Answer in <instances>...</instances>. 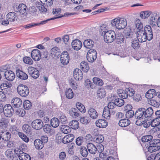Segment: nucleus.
<instances>
[{
	"instance_id": "1",
	"label": "nucleus",
	"mask_w": 160,
	"mask_h": 160,
	"mask_svg": "<svg viewBox=\"0 0 160 160\" xmlns=\"http://www.w3.org/2000/svg\"><path fill=\"white\" fill-rule=\"evenodd\" d=\"M137 38L140 42H144L147 39L151 40L153 38L152 31L150 26L147 25L144 28V30L136 31Z\"/></svg>"
},
{
	"instance_id": "2",
	"label": "nucleus",
	"mask_w": 160,
	"mask_h": 160,
	"mask_svg": "<svg viewBox=\"0 0 160 160\" xmlns=\"http://www.w3.org/2000/svg\"><path fill=\"white\" fill-rule=\"evenodd\" d=\"M110 25L111 26L117 29H122L127 26V21L123 17H118L111 21Z\"/></svg>"
},
{
	"instance_id": "3",
	"label": "nucleus",
	"mask_w": 160,
	"mask_h": 160,
	"mask_svg": "<svg viewBox=\"0 0 160 160\" xmlns=\"http://www.w3.org/2000/svg\"><path fill=\"white\" fill-rule=\"evenodd\" d=\"M142 147L143 151L146 157L149 155V153L155 152L160 149V146H156L155 143L150 141L148 142L142 144L140 142Z\"/></svg>"
},
{
	"instance_id": "4",
	"label": "nucleus",
	"mask_w": 160,
	"mask_h": 160,
	"mask_svg": "<svg viewBox=\"0 0 160 160\" xmlns=\"http://www.w3.org/2000/svg\"><path fill=\"white\" fill-rule=\"evenodd\" d=\"M17 89L18 94L22 97H26L29 93V90L28 87L24 84H20L18 85Z\"/></svg>"
},
{
	"instance_id": "5",
	"label": "nucleus",
	"mask_w": 160,
	"mask_h": 160,
	"mask_svg": "<svg viewBox=\"0 0 160 160\" xmlns=\"http://www.w3.org/2000/svg\"><path fill=\"white\" fill-rule=\"evenodd\" d=\"M103 35L104 40L107 43L112 42L116 38V34L114 31L111 30L105 33Z\"/></svg>"
},
{
	"instance_id": "6",
	"label": "nucleus",
	"mask_w": 160,
	"mask_h": 160,
	"mask_svg": "<svg viewBox=\"0 0 160 160\" xmlns=\"http://www.w3.org/2000/svg\"><path fill=\"white\" fill-rule=\"evenodd\" d=\"M97 58V53L95 50L91 49L88 51L87 55V58L89 62H94Z\"/></svg>"
},
{
	"instance_id": "7",
	"label": "nucleus",
	"mask_w": 160,
	"mask_h": 160,
	"mask_svg": "<svg viewBox=\"0 0 160 160\" xmlns=\"http://www.w3.org/2000/svg\"><path fill=\"white\" fill-rule=\"evenodd\" d=\"M155 21L158 27L160 28V15L159 14L154 13L152 16L148 21V23L151 25H152Z\"/></svg>"
},
{
	"instance_id": "8",
	"label": "nucleus",
	"mask_w": 160,
	"mask_h": 160,
	"mask_svg": "<svg viewBox=\"0 0 160 160\" xmlns=\"http://www.w3.org/2000/svg\"><path fill=\"white\" fill-rule=\"evenodd\" d=\"M150 125L154 128L151 129V133H154L158 131H160V121H150Z\"/></svg>"
},
{
	"instance_id": "9",
	"label": "nucleus",
	"mask_w": 160,
	"mask_h": 160,
	"mask_svg": "<svg viewBox=\"0 0 160 160\" xmlns=\"http://www.w3.org/2000/svg\"><path fill=\"white\" fill-rule=\"evenodd\" d=\"M145 109L143 108H140L136 112L135 116L136 118L139 119H147L144 112Z\"/></svg>"
},
{
	"instance_id": "10",
	"label": "nucleus",
	"mask_w": 160,
	"mask_h": 160,
	"mask_svg": "<svg viewBox=\"0 0 160 160\" xmlns=\"http://www.w3.org/2000/svg\"><path fill=\"white\" fill-rule=\"evenodd\" d=\"M61 62L64 65H67L69 61V56L67 51H64L62 52L61 55Z\"/></svg>"
},
{
	"instance_id": "11",
	"label": "nucleus",
	"mask_w": 160,
	"mask_h": 160,
	"mask_svg": "<svg viewBox=\"0 0 160 160\" xmlns=\"http://www.w3.org/2000/svg\"><path fill=\"white\" fill-rule=\"evenodd\" d=\"M29 74L33 78L36 79L39 76V72L38 69L32 67H29L28 69Z\"/></svg>"
},
{
	"instance_id": "12",
	"label": "nucleus",
	"mask_w": 160,
	"mask_h": 160,
	"mask_svg": "<svg viewBox=\"0 0 160 160\" xmlns=\"http://www.w3.org/2000/svg\"><path fill=\"white\" fill-rule=\"evenodd\" d=\"M31 54L32 58L35 61H38L41 58V52L38 49L33 50L32 51Z\"/></svg>"
},
{
	"instance_id": "13",
	"label": "nucleus",
	"mask_w": 160,
	"mask_h": 160,
	"mask_svg": "<svg viewBox=\"0 0 160 160\" xmlns=\"http://www.w3.org/2000/svg\"><path fill=\"white\" fill-rule=\"evenodd\" d=\"M4 115L7 117H10L12 115L13 110L12 106L10 104L6 105L4 107Z\"/></svg>"
},
{
	"instance_id": "14",
	"label": "nucleus",
	"mask_w": 160,
	"mask_h": 160,
	"mask_svg": "<svg viewBox=\"0 0 160 160\" xmlns=\"http://www.w3.org/2000/svg\"><path fill=\"white\" fill-rule=\"evenodd\" d=\"M74 79L78 81L82 80L83 78V73L81 70L76 68L74 69L73 72Z\"/></svg>"
},
{
	"instance_id": "15",
	"label": "nucleus",
	"mask_w": 160,
	"mask_h": 160,
	"mask_svg": "<svg viewBox=\"0 0 160 160\" xmlns=\"http://www.w3.org/2000/svg\"><path fill=\"white\" fill-rule=\"evenodd\" d=\"M72 48L75 50L78 51L82 46V42L79 40L75 39L72 41L71 43Z\"/></svg>"
},
{
	"instance_id": "16",
	"label": "nucleus",
	"mask_w": 160,
	"mask_h": 160,
	"mask_svg": "<svg viewBox=\"0 0 160 160\" xmlns=\"http://www.w3.org/2000/svg\"><path fill=\"white\" fill-rule=\"evenodd\" d=\"M63 121L62 122V123L63 125H61L60 126V128L62 132L64 134H68L71 132V128L69 126L65 125L66 123V121Z\"/></svg>"
},
{
	"instance_id": "17",
	"label": "nucleus",
	"mask_w": 160,
	"mask_h": 160,
	"mask_svg": "<svg viewBox=\"0 0 160 160\" xmlns=\"http://www.w3.org/2000/svg\"><path fill=\"white\" fill-rule=\"evenodd\" d=\"M2 139L5 141H8L11 138L10 133L4 130L0 132Z\"/></svg>"
},
{
	"instance_id": "18",
	"label": "nucleus",
	"mask_w": 160,
	"mask_h": 160,
	"mask_svg": "<svg viewBox=\"0 0 160 160\" xmlns=\"http://www.w3.org/2000/svg\"><path fill=\"white\" fill-rule=\"evenodd\" d=\"M5 77L8 80L12 81L14 80L15 75L14 73L12 71L8 70L5 72Z\"/></svg>"
},
{
	"instance_id": "19",
	"label": "nucleus",
	"mask_w": 160,
	"mask_h": 160,
	"mask_svg": "<svg viewBox=\"0 0 160 160\" xmlns=\"http://www.w3.org/2000/svg\"><path fill=\"white\" fill-rule=\"evenodd\" d=\"M53 19V18H52L50 19H47L44 21H41L39 23H30L28 24L24 25L23 26V27L24 28L26 29H28L34 27L39 26L46 23L48 21H50V20L52 19Z\"/></svg>"
},
{
	"instance_id": "20",
	"label": "nucleus",
	"mask_w": 160,
	"mask_h": 160,
	"mask_svg": "<svg viewBox=\"0 0 160 160\" xmlns=\"http://www.w3.org/2000/svg\"><path fill=\"white\" fill-rule=\"evenodd\" d=\"M33 121L32 122V127L35 129L38 130L41 129L43 127V123L42 121Z\"/></svg>"
},
{
	"instance_id": "21",
	"label": "nucleus",
	"mask_w": 160,
	"mask_h": 160,
	"mask_svg": "<svg viewBox=\"0 0 160 160\" xmlns=\"http://www.w3.org/2000/svg\"><path fill=\"white\" fill-rule=\"evenodd\" d=\"M87 148L89 152L92 154H94L98 151L97 148L92 143H88L87 145Z\"/></svg>"
},
{
	"instance_id": "22",
	"label": "nucleus",
	"mask_w": 160,
	"mask_h": 160,
	"mask_svg": "<svg viewBox=\"0 0 160 160\" xmlns=\"http://www.w3.org/2000/svg\"><path fill=\"white\" fill-rule=\"evenodd\" d=\"M16 75L17 77L18 78L23 80H27L28 77V75L27 74L19 69L16 70Z\"/></svg>"
},
{
	"instance_id": "23",
	"label": "nucleus",
	"mask_w": 160,
	"mask_h": 160,
	"mask_svg": "<svg viewBox=\"0 0 160 160\" xmlns=\"http://www.w3.org/2000/svg\"><path fill=\"white\" fill-rule=\"evenodd\" d=\"M80 69L84 72H87L90 69L89 65L88 63L85 61H82L80 64Z\"/></svg>"
},
{
	"instance_id": "24",
	"label": "nucleus",
	"mask_w": 160,
	"mask_h": 160,
	"mask_svg": "<svg viewBox=\"0 0 160 160\" xmlns=\"http://www.w3.org/2000/svg\"><path fill=\"white\" fill-rule=\"evenodd\" d=\"M124 36L127 38H133L134 33L130 28H127L124 30L123 32Z\"/></svg>"
},
{
	"instance_id": "25",
	"label": "nucleus",
	"mask_w": 160,
	"mask_h": 160,
	"mask_svg": "<svg viewBox=\"0 0 160 160\" xmlns=\"http://www.w3.org/2000/svg\"><path fill=\"white\" fill-rule=\"evenodd\" d=\"M52 12L53 14L55 15L56 17L55 18H51L49 19H50L52 18H53L50 20H54L57 18H60L63 16V15L61 14V10L59 8H53Z\"/></svg>"
},
{
	"instance_id": "26",
	"label": "nucleus",
	"mask_w": 160,
	"mask_h": 160,
	"mask_svg": "<svg viewBox=\"0 0 160 160\" xmlns=\"http://www.w3.org/2000/svg\"><path fill=\"white\" fill-rule=\"evenodd\" d=\"M18 11L21 15H26L27 12V6L24 4H20L18 8Z\"/></svg>"
},
{
	"instance_id": "27",
	"label": "nucleus",
	"mask_w": 160,
	"mask_h": 160,
	"mask_svg": "<svg viewBox=\"0 0 160 160\" xmlns=\"http://www.w3.org/2000/svg\"><path fill=\"white\" fill-rule=\"evenodd\" d=\"M88 113L91 118L96 119L98 117V114L96 110L93 108H90L88 110Z\"/></svg>"
},
{
	"instance_id": "28",
	"label": "nucleus",
	"mask_w": 160,
	"mask_h": 160,
	"mask_svg": "<svg viewBox=\"0 0 160 160\" xmlns=\"http://www.w3.org/2000/svg\"><path fill=\"white\" fill-rule=\"evenodd\" d=\"M110 30H110V25L109 24H102L100 26V31L102 34L104 35Z\"/></svg>"
},
{
	"instance_id": "29",
	"label": "nucleus",
	"mask_w": 160,
	"mask_h": 160,
	"mask_svg": "<svg viewBox=\"0 0 160 160\" xmlns=\"http://www.w3.org/2000/svg\"><path fill=\"white\" fill-rule=\"evenodd\" d=\"M12 86V84L11 83L7 82L2 83L0 86V88L2 90H5L7 93L11 91Z\"/></svg>"
},
{
	"instance_id": "30",
	"label": "nucleus",
	"mask_w": 160,
	"mask_h": 160,
	"mask_svg": "<svg viewBox=\"0 0 160 160\" xmlns=\"http://www.w3.org/2000/svg\"><path fill=\"white\" fill-rule=\"evenodd\" d=\"M70 115L74 118H77L80 116V114L77 111V109L75 108H71L69 111Z\"/></svg>"
},
{
	"instance_id": "31",
	"label": "nucleus",
	"mask_w": 160,
	"mask_h": 160,
	"mask_svg": "<svg viewBox=\"0 0 160 160\" xmlns=\"http://www.w3.org/2000/svg\"><path fill=\"white\" fill-rule=\"evenodd\" d=\"M34 144L37 149H41L44 146V144L39 139H36L34 142Z\"/></svg>"
},
{
	"instance_id": "32",
	"label": "nucleus",
	"mask_w": 160,
	"mask_h": 160,
	"mask_svg": "<svg viewBox=\"0 0 160 160\" xmlns=\"http://www.w3.org/2000/svg\"><path fill=\"white\" fill-rule=\"evenodd\" d=\"M16 14L14 12H10L8 13L6 16L7 19L10 22H13L17 19Z\"/></svg>"
},
{
	"instance_id": "33",
	"label": "nucleus",
	"mask_w": 160,
	"mask_h": 160,
	"mask_svg": "<svg viewBox=\"0 0 160 160\" xmlns=\"http://www.w3.org/2000/svg\"><path fill=\"white\" fill-rule=\"evenodd\" d=\"M96 126L99 128H104L108 125L107 121H96Z\"/></svg>"
},
{
	"instance_id": "34",
	"label": "nucleus",
	"mask_w": 160,
	"mask_h": 160,
	"mask_svg": "<svg viewBox=\"0 0 160 160\" xmlns=\"http://www.w3.org/2000/svg\"><path fill=\"white\" fill-rule=\"evenodd\" d=\"M83 8V7L82 6H77L74 8L73 9V11L74 12L67 13L66 14V15H67L68 16H70L77 14L79 12H80L82 10Z\"/></svg>"
},
{
	"instance_id": "35",
	"label": "nucleus",
	"mask_w": 160,
	"mask_h": 160,
	"mask_svg": "<svg viewBox=\"0 0 160 160\" xmlns=\"http://www.w3.org/2000/svg\"><path fill=\"white\" fill-rule=\"evenodd\" d=\"M18 157L20 160H31L30 155L22 152L19 153Z\"/></svg>"
},
{
	"instance_id": "36",
	"label": "nucleus",
	"mask_w": 160,
	"mask_h": 160,
	"mask_svg": "<svg viewBox=\"0 0 160 160\" xmlns=\"http://www.w3.org/2000/svg\"><path fill=\"white\" fill-rule=\"evenodd\" d=\"M11 102L15 107L18 108L22 105V102L20 98H15L12 99Z\"/></svg>"
},
{
	"instance_id": "37",
	"label": "nucleus",
	"mask_w": 160,
	"mask_h": 160,
	"mask_svg": "<svg viewBox=\"0 0 160 160\" xmlns=\"http://www.w3.org/2000/svg\"><path fill=\"white\" fill-rule=\"evenodd\" d=\"M153 138L151 135H146L142 136L140 139L139 140L138 138L139 141L140 140L142 142L146 143L152 141Z\"/></svg>"
},
{
	"instance_id": "38",
	"label": "nucleus",
	"mask_w": 160,
	"mask_h": 160,
	"mask_svg": "<svg viewBox=\"0 0 160 160\" xmlns=\"http://www.w3.org/2000/svg\"><path fill=\"white\" fill-rule=\"evenodd\" d=\"M94 44V42L91 39H87L83 42L84 46L86 48H92Z\"/></svg>"
},
{
	"instance_id": "39",
	"label": "nucleus",
	"mask_w": 160,
	"mask_h": 160,
	"mask_svg": "<svg viewBox=\"0 0 160 160\" xmlns=\"http://www.w3.org/2000/svg\"><path fill=\"white\" fill-rule=\"evenodd\" d=\"M76 108L81 112L84 113L86 112V110L84 106L80 102H77L76 103Z\"/></svg>"
},
{
	"instance_id": "40",
	"label": "nucleus",
	"mask_w": 160,
	"mask_h": 160,
	"mask_svg": "<svg viewBox=\"0 0 160 160\" xmlns=\"http://www.w3.org/2000/svg\"><path fill=\"white\" fill-rule=\"evenodd\" d=\"M117 93L120 97L123 99L126 98H128V94L126 92V89L124 91L122 89H118L117 90Z\"/></svg>"
},
{
	"instance_id": "41",
	"label": "nucleus",
	"mask_w": 160,
	"mask_h": 160,
	"mask_svg": "<svg viewBox=\"0 0 160 160\" xmlns=\"http://www.w3.org/2000/svg\"><path fill=\"white\" fill-rule=\"evenodd\" d=\"M50 53L52 58L57 57L60 53L59 49L57 47H54L51 49Z\"/></svg>"
},
{
	"instance_id": "42",
	"label": "nucleus",
	"mask_w": 160,
	"mask_h": 160,
	"mask_svg": "<svg viewBox=\"0 0 160 160\" xmlns=\"http://www.w3.org/2000/svg\"><path fill=\"white\" fill-rule=\"evenodd\" d=\"M135 24L137 29L136 31L144 30V28H143L142 23L140 20L138 19H136L135 21Z\"/></svg>"
},
{
	"instance_id": "43",
	"label": "nucleus",
	"mask_w": 160,
	"mask_h": 160,
	"mask_svg": "<svg viewBox=\"0 0 160 160\" xmlns=\"http://www.w3.org/2000/svg\"><path fill=\"white\" fill-rule=\"evenodd\" d=\"M152 14L151 11H145L140 12V17L143 19L148 18Z\"/></svg>"
},
{
	"instance_id": "44",
	"label": "nucleus",
	"mask_w": 160,
	"mask_h": 160,
	"mask_svg": "<svg viewBox=\"0 0 160 160\" xmlns=\"http://www.w3.org/2000/svg\"><path fill=\"white\" fill-rule=\"evenodd\" d=\"M22 129L23 131L28 135L32 134L31 127L28 124L23 125L22 127Z\"/></svg>"
},
{
	"instance_id": "45",
	"label": "nucleus",
	"mask_w": 160,
	"mask_h": 160,
	"mask_svg": "<svg viewBox=\"0 0 160 160\" xmlns=\"http://www.w3.org/2000/svg\"><path fill=\"white\" fill-rule=\"evenodd\" d=\"M155 91L153 89H151L148 90L146 93L145 96L147 98L151 99L153 98L154 95H155Z\"/></svg>"
},
{
	"instance_id": "46",
	"label": "nucleus",
	"mask_w": 160,
	"mask_h": 160,
	"mask_svg": "<svg viewBox=\"0 0 160 160\" xmlns=\"http://www.w3.org/2000/svg\"><path fill=\"white\" fill-rule=\"evenodd\" d=\"M88 149L86 148L83 146L80 147V152L82 156L84 157H86L88 154Z\"/></svg>"
},
{
	"instance_id": "47",
	"label": "nucleus",
	"mask_w": 160,
	"mask_h": 160,
	"mask_svg": "<svg viewBox=\"0 0 160 160\" xmlns=\"http://www.w3.org/2000/svg\"><path fill=\"white\" fill-rule=\"evenodd\" d=\"M65 94L66 98L68 99H72L73 97V92L71 88L67 89L65 91Z\"/></svg>"
},
{
	"instance_id": "48",
	"label": "nucleus",
	"mask_w": 160,
	"mask_h": 160,
	"mask_svg": "<svg viewBox=\"0 0 160 160\" xmlns=\"http://www.w3.org/2000/svg\"><path fill=\"white\" fill-rule=\"evenodd\" d=\"M78 121H71L69 123V126H71V128L74 130L78 129L79 127Z\"/></svg>"
},
{
	"instance_id": "49",
	"label": "nucleus",
	"mask_w": 160,
	"mask_h": 160,
	"mask_svg": "<svg viewBox=\"0 0 160 160\" xmlns=\"http://www.w3.org/2000/svg\"><path fill=\"white\" fill-rule=\"evenodd\" d=\"M106 91L103 88L99 89L98 91L97 95L98 97L100 98H103L106 95Z\"/></svg>"
},
{
	"instance_id": "50",
	"label": "nucleus",
	"mask_w": 160,
	"mask_h": 160,
	"mask_svg": "<svg viewBox=\"0 0 160 160\" xmlns=\"http://www.w3.org/2000/svg\"><path fill=\"white\" fill-rule=\"evenodd\" d=\"M109 154L111 156H109L108 157H112L114 159V160H119L117 151H116L115 150L111 149L109 151Z\"/></svg>"
},
{
	"instance_id": "51",
	"label": "nucleus",
	"mask_w": 160,
	"mask_h": 160,
	"mask_svg": "<svg viewBox=\"0 0 160 160\" xmlns=\"http://www.w3.org/2000/svg\"><path fill=\"white\" fill-rule=\"evenodd\" d=\"M92 81L94 84L98 86H102L103 84L102 80L98 77L93 78L92 79Z\"/></svg>"
},
{
	"instance_id": "52",
	"label": "nucleus",
	"mask_w": 160,
	"mask_h": 160,
	"mask_svg": "<svg viewBox=\"0 0 160 160\" xmlns=\"http://www.w3.org/2000/svg\"><path fill=\"white\" fill-rule=\"evenodd\" d=\"M23 61L25 64L29 65H32L33 63V62L31 58L27 56H25L23 58Z\"/></svg>"
},
{
	"instance_id": "53",
	"label": "nucleus",
	"mask_w": 160,
	"mask_h": 160,
	"mask_svg": "<svg viewBox=\"0 0 160 160\" xmlns=\"http://www.w3.org/2000/svg\"><path fill=\"white\" fill-rule=\"evenodd\" d=\"M102 116L105 119H109L110 116V111L107 109V108H104L103 111Z\"/></svg>"
},
{
	"instance_id": "54",
	"label": "nucleus",
	"mask_w": 160,
	"mask_h": 160,
	"mask_svg": "<svg viewBox=\"0 0 160 160\" xmlns=\"http://www.w3.org/2000/svg\"><path fill=\"white\" fill-rule=\"evenodd\" d=\"M130 123V121H119L118 122V124L120 126L124 128L128 127Z\"/></svg>"
},
{
	"instance_id": "55",
	"label": "nucleus",
	"mask_w": 160,
	"mask_h": 160,
	"mask_svg": "<svg viewBox=\"0 0 160 160\" xmlns=\"http://www.w3.org/2000/svg\"><path fill=\"white\" fill-rule=\"evenodd\" d=\"M69 83L73 89L76 90L77 89L78 86L76 82L73 79H70L69 81Z\"/></svg>"
},
{
	"instance_id": "56",
	"label": "nucleus",
	"mask_w": 160,
	"mask_h": 160,
	"mask_svg": "<svg viewBox=\"0 0 160 160\" xmlns=\"http://www.w3.org/2000/svg\"><path fill=\"white\" fill-rule=\"evenodd\" d=\"M32 107L31 102L28 100H25L23 102V107L26 110H29Z\"/></svg>"
},
{
	"instance_id": "57",
	"label": "nucleus",
	"mask_w": 160,
	"mask_h": 160,
	"mask_svg": "<svg viewBox=\"0 0 160 160\" xmlns=\"http://www.w3.org/2000/svg\"><path fill=\"white\" fill-rule=\"evenodd\" d=\"M114 102L115 105L118 107L122 106L124 103V100L121 98L115 99Z\"/></svg>"
},
{
	"instance_id": "58",
	"label": "nucleus",
	"mask_w": 160,
	"mask_h": 160,
	"mask_svg": "<svg viewBox=\"0 0 160 160\" xmlns=\"http://www.w3.org/2000/svg\"><path fill=\"white\" fill-rule=\"evenodd\" d=\"M153 113V110L151 107L148 108L145 111V116L147 118L150 117Z\"/></svg>"
},
{
	"instance_id": "59",
	"label": "nucleus",
	"mask_w": 160,
	"mask_h": 160,
	"mask_svg": "<svg viewBox=\"0 0 160 160\" xmlns=\"http://www.w3.org/2000/svg\"><path fill=\"white\" fill-rule=\"evenodd\" d=\"M95 136L97 137H96V139L95 140L97 143L100 144L103 142L104 138L102 135L101 134L98 135V134H95Z\"/></svg>"
},
{
	"instance_id": "60",
	"label": "nucleus",
	"mask_w": 160,
	"mask_h": 160,
	"mask_svg": "<svg viewBox=\"0 0 160 160\" xmlns=\"http://www.w3.org/2000/svg\"><path fill=\"white\" fill-rule=\"evenodd\" d=\"M148 102L149 104L156 108L158 107L160 105L159 103L154 99H151Z\"/></svg>"
},
{
	"instance_id": "61",
	"label": "nucleus",
	"mask_w": 160,
	"mask_h": 160,
	"mask_svg": "<svg viewBox=\"0 0 160 160\" xmlns=\"http://www.w3.org/2000/svg\"><path fill=\"white\" fill-rule=\"evenodd\" d=\"M41 2L45 5L51 6L52 5L53 1L54 0H40Z\"/></svg>"
},
{
	"instance_id": "62",
	"label": "nucleus",
	"mask_w": 160,
	"mask_h": 160,
	"mask_svg": "<svg viewBox=\"0 0 160 160\" xmlns=\"http://www.w3.org/2000/svg\"><path fill=\"white\" fill-rule=\"evenodd\" d=\"M75 137L73 134H68L64 136V138H66V139L68 141V143L71 142L74 139Z\"/></svg>"
},
{
	"instance_id": "63",
	"label": "nucleus",
	"mask_w": 160,
	"mask_h": 160,
	"mask_svg": "<svg viewBox=\"0 0 160 160\" xmlns=\"http://www.w3.org/2000/svg\"><path fill=\"white\" fill-rule=\"evenodd\" d=\"M8 121H0V128L5 129L8 126Z\"/></svg>"
},
{
	"instance_id": "64",
	"label": "nucleus",
	"mask_w": 160,
	"mask_h": 160,
	"mask_svg": "<svg viewBox=\"0 0 160 160\" xmlns=\"http://www.w3.org/2000/svg\"><path fill=\"white\" fill-rule=\"evenodd\" d=\"M125 130L130 131L132 133L134 134L135 133L136 134L137 130V127L134 125V126H132L131 128H128V127H127L125 128Z\"/></svg>"
}]
</instances>
